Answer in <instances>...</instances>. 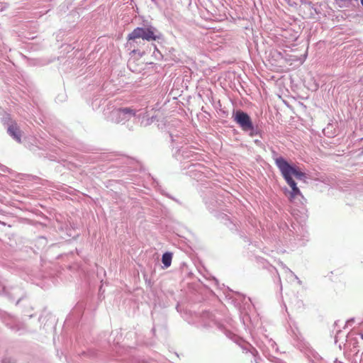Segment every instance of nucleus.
<instances>
[{"instance_id":"423d86ee","label":"nucleus","mask_w":363,"mask_h":363,"mask_svg":"<svg viewBox=\"0 0 363 363\" xmlns=\"http://www.w3.org/2000/svg\"><path fill=\"white\" fill-rule=\"evenodd\" d=\"M172 259V253L167 252L163 254L162 257V262L165 268H168L171 265Z\"/></svg>"},{"instance_id":"f03ea898","label":"nucleus","mask_w":363,"mask_h":363,"mask_svg":"<svg viewBox=\"0 0 363 363\" xmlns=\"http://www.w3.org/2000/svg\"><path fill=\"white\" fill-rule=\"evenodd\" d=\"M160 35L157 30L153 26H148L147 28L138 27L128 35V39L130 40L142 38L147 41H152L159 39Z\"/></svg>"},{"instance_id":"0eeeda50","label":"nucleus","mask_w":363,"mask_h":363,"mask_svg":"<svg viewBox=\"0 0 363 363\" xmlns=\"http://www.w3.org/2000/svg\"><path fill=\"white\" fill-rule=\"evenodd\" d=\"M1 363H16V362H15L14 359H13L12 358L6 357V358L3 359Z\"/></svg>"},{"instance_id":"f257e3e1","label":"nucleus","mask_w":363,"mask_h":363,"mask_svg":"<svg viewBox=\"0 0 363 363\" xmlns=\"http://www.w3.org/2000/svg\"><path fill=\"white\" fill-rule=\"evenodd\" d=\"M275 164L286 183L291 188V191L289 192L290 201H292L297 196H301V192L297 187L295 181L292 179V176H294L297 179L305 181L306 178V174L298 168L291 165L282 157L275 158Z\"/></svg>"},{"instance_id":"20e7f679","label":"nucleus","mask_w":363,"mask_h":363,"mask_svg":"<svg viewBox=\"0 0 363 363\" xmlns=\"http://www.w3.org/2000/svg\"><path fill=\"white\" fill-rule=\"evenodd\" d=\"M135 115V111L130 108H123L116 110L112 113L113 117H116V122L120 123L130 120Z\"/></svg>"},{"instance_id":"39448f33","label":"nucleus","mask_w":363,"mask_h":363,"mask_svg":"<svg viewBox=\"0 0 363 363\" xmlns=\"http://www.w3.org/2000/svg\"><path fill=\"white\" fill-rule=\"evenodd\" d=\"M8 133L16 141H18V143L21 142V131L20 130L19 128L18 127L16 123H11L8 127Z\"/></svg>"},{"instance_id":"6e6552de","label":"nucleus","mask_w":363,"mask_h":363,"mask_svg":"<svg viewBox=\"0 0 363 363\" xmlns=\"http://www.w3.org/2000/svg\"><path fill=\"white\" fill-rule=\"evenodd\" d=\"M361 4L363 6V0H361Z\"/></svg>"},{"instance_id":"7ed1b4c3","label":"nucleus","mask_w":363,"mask_h":363,"mask_svg":"<svg viewBox=\"0 0 363 363\" xmlns=\"http://www.w3.org/2000/svg\"><path fill=\"white\" fill-rule=\"evenodd\" d=\"M234 121L240 125L244 131L254 130V126L249 115L242 111H238L235 113Z\"/></svg>"}]
</instances>
